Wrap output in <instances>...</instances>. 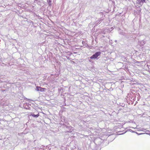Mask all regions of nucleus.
<instances>
[{
    "mask_svg": "<svg viewBox=\"0 0 150 150\" xmlns=\"http://www.w3.org/2000/svg\"><path fill=\"white\" fill-rule=\"evenodd\" d=\"M31 115L33 117H38L39 116V114L38 113V114L36 115L33 114V115Z\"/></svg>",
    "mask_w": 150,
    "mask_h": 150,
    "instance_id": "7ed1b4c3",
    "label": "nucleus"
},
{
    "mask_svg": "<svg viewBox=\"0 0 150 150\" xmlns=\"http://www.w3.org/2000/svg\"><path fill=\"white\" fill-rule=\"evenodd\" d=\"M47 2L48 3H49V5H51V1L50 0H47Z\"/></svg>",
    "mask_w": 150,
    "mask_h": 150,
    "instance_id": "20e7f679",
    "label": "nucleus"
},
{
    "mask_svg": "<svg viewBox=\"0 0 150 150\" xmlns=\"http://www.w3.org/2000/svg\"><path fill=\"white\" fill-rule=\"evenodd\" d=\"M37 91H40L41 92H44L46 90L45 88H42L38 86L36 87Z\"/></svg>",
    "mask_w": 150,
    "mask_h": 150,
    "instance_id": "f03ea898",
    "label": "nucleus"
},
{
    "mask_svg": "<svg viewBox=\"0 0 150 150\" xmlns=\"http://www.w3.org/2000/svg\"><path fill=\"white\" fill-rule=\"evenodd\" d=\"M142 1V2H145V0H141Z\"/></svg>",
    "mask_w": 150,
    "mask_h": 150,
    "instance_id": "423d86ee",
    "label": "nucleus"
},
{
    "mask_svg": "<svg viewBox=\"0 0 150 150\" xmlns=\"http://www.w3.org/2000/svg\"><path fill=\"white\" fill-rule=\"evenodd\" d=\"M101 54V52H96L90 58L91 59H96V58L98 56L100 55Z\"/></svg>",
    "mask_w": 150,
    "mask_h": 150,
    "instance_id": "f257e3e1",
    "label": "nucleus"
},
{
    "mask_svg": "<svg viewBox=\"0 0 150 150\" xmlns=\"http://www.w3.org/2000/svg\"><path fill=\"white\" fill-rule=\"evenodd\" d=\"M135 63H136L139 64L140 63V62L137 61H136Z\"/></svg>",
    "mask_w": 150,
    "mask_h": 150,
    "instance_id": "39448f33",
    "label": "nucleus"
}]
</instances>
